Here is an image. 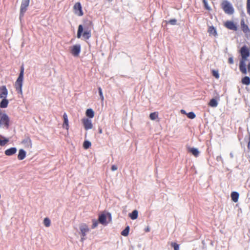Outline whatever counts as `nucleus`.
<instances>
[{
	"label": "nucleus",
	"mask_w": 250,
	"mask_h": 250,
	"mask_svg": "<svg viewBox=\"0 0 250 250\" xmlns=\"http://www.w3.org/2000/svg\"><path fill=\"white\" fill-rule=\"evenodd\" d=\"M25 157L26 152L22 149H20L18 155V159L19 160H22L25 158Z\"/></svg>",
	"instance_id": "nucleus-18"
},
{
	"label": "nucleus",
	"mask_w": 250,
	"mask_h": 250,
	"mask_svg": "<svg viewBox=\"0 0 250 250\" xmlns=\"http://www.w3.org/2000/svg\"><path fill=\"white\" fill-rule=\"evenodd\" d=\"M240 53L241 56L242 61H247L250 56V51L248 47L246 45L242 46L240 50Z\"/></svg>",
	"instance_id": "nucleus-6"
},
{
	"label": "nucleus",
	"mask_w": 250,
	"mask_h": 250,
	"mask_svg": "<svg viewBox=\"0 0 250 250\" xmlns=\"http://www.w3.org/2000/svg\"><path fill=\"white\" fill-rule=\"evenodd\" d=\"M99 133H100V134L102 133V129H100L99 130Z\"/></svg>",
	"instance_id": "nucleus-46"
},
{
	"label": "nucleus",
	"mask_w": 250,
	"mask_h": 250,
	"mask_svg": "<svg viewBox=\"0 0 250 250\" xmlns=\"http://www.w3.org/2000/svg\"><path fill=\"white\" fill-rule=\"evenodd\" d=\"M8 95V90L6 86L2 85L0 87V98H6Z\"/></svg>",
	"instance_id": "nucleus-14"
},
{
	"label": "nucleus",
	"mask_w": 250,
	"mask_h": 250,
	"mask_svg": "<svg viewBox=\"0 0 250 250\" xmlns=\"http://www.w3.org/2000/svg\"><path fill=\"white\" fill-rule=\"evenodd\" d=\"M9 142L7 138H3V140H0V146H4Z\"/></svg>",
	"instance_id": "nucleus-32"
},
{
	"label": "nucleus",
	"mask_w": 250,
	"mask_h": 250,
	"mask_svg": "<svg viewBox=\"0 0 250 250\" xmlns=\"http://www.w3.org/2000/svg\"><path fill=\"white\" fill-rule=\"evenodd\" d=\"M228 62L230 64L233 63V58L232 57L229 58V60H228Z\"/></svg>",
	"instance_id": "nucleus-40"
},
{
	"label": "nucleus",
	"mask_w": 250,
	"mask_h": 250,
	"mask_svg": "<svg viewBox=\"0 0 250 250\" xmlns=\"http://www.w3.org/2000/svg\"><path fill=\"white\" fill-rule=\"evenodd\" d=\"M17 148L16 147H11L9 149H6L4 153L7 156H11L15 154L17 152Z\"/></svg>",
	"instance_id": "nucleus-17"
},
{
	"label": "nucleus",
	"mask_w": 250,
	"mask_h": 250,
	"mask_svg": "<svg viewBox=\"0 0 250 250\" xmlns=\"http://www.w3.org/2000/svg\"><path fill=\"white\" fill-rule=\"evenodd\" d=\"M225 26L229 29L236 31L237 27L235 24L232 21H227L224 23Z\"/></svg>",
	"instance_id": "nucleus-12"
},
{
	"label": "nucleus",
	"mask_w": 250,
	"mask_h": 250,
	"mask_svg": "<svg viewBox=\"0 0 250 250\" xmlns=\"http://www.w3.org/2000/svg\"><path fill=\"white\" fill-rule=\"evenodd\" d=\"M247 10L248 14L250 16V0H247Z\"/></svg>",
	"instance_id": "nucleus-37"
},
{
	"label": "nucleus",
	"mask_w": 250,
	"mask_h": 250,
	"mask_svg": "<svg viewBox=\"0 0 250 250\" xmlns=\"http://www.w3.org/2000/svg\"><path fill=\"white\" fill-rule=\"evenodd\" d=\"M189 151L196 157L199 156L200 153L197 148L194 147L190 148L189 149Z\"/></svg>",
	"instance_id": "nucleus-22"
},
{
	"label": "nucleus",
	"mask_w": 250,
	"mask_h": 250,
	"mask_svg": "<svg viewBox=\"0 0 250 250\" xmlns=\"http://www.w3.org/2000/svg\"><path fill=\"white\" fill-rule=\"evenodd\" d=\"M149 231V229L148 228H147V229H146V232H148V231Z\"/></svg>",
	"instance_id": "nucleus-47"
},
{
	"label": "nucleus",
	"mask_w": 250,
	"mask_h": 250,
	"mask_svg": "<svg viewBox=\"0 0 250 250\" xmlns=\"http://www.w3.org/2000/svg\"><path fill=\"white\" fill-rule=\"evenodd\" d=\"M29 2L30 0H22L20 7V17H23L25 12L27 10Z\"/></svg>",
	"instance_id": "nucleus-7"
},
{
	"label": "nucleus",
	"mask_w": 250,
	"mask_h": 250,
	"mask_svg": "<svg viewBox=\"0 0 250 250\" xmlns=\"http://www.w3.org/2000/svg\"><path fill=\"white\" fill-rule=\"evenodd\" d=\"M158 117V113L157 112L151 113L149 115L150 119L152 120L156 119Z\"/></svg>",
	"instance_id": "nucleus-28"
},
{
	"label": "nucleus",
	"mask_w": 250,
	"mask_h": 250,
	"mask_svg": "<svg viewBox=\"0 0 250 250\" xmlns=\"http://www.w3.org/2000/svg\"><path fill=\"white\" fill-rule=\"evenodd\" d=\"M208 104L211 107H216L218 105V103L215 99H212L210 100Z\"/></svg>",
	"instance_id": "nucleus-26"
},
{
	"label": "nucleus",
	"mask_w": 250,
	"mask_h": 250,
	"mask_svg": "<svg viewBox=\"0 0 250 250\" xmlns=\"http://www.w3.org/2000/svg\"><path fill=\"white\" fill-rule=\"evenodd\" d=\"M2 100L0 103V107L2 108H6L8 106L9 102L6 98H2Z\"/></svg>",
	"instance_id": "nucleus-21"
},
{
	"label": "nucleus",
	"mask_w": 250,
	"mask_h": 250,
	"mask_svg": "<svg viewBox=\"0 0 250 250\" xmlns=\"http://www.w3.org/2000/svg\"><path fill=\"white\" fill-rule=\"evenodd\" d=\"M10 120L8 115L5 113H3L0 118V126L8 128L9 126Z\"/></svg>",
	"instance_id": "nucleus-4"
},
{
	"label": "nucleus",
	"mask_w": 250,
	"mask_h": 250,
	"mask_svg": "<svg viewBox=\"0 0 250 250\" xmlns=\"http://www.w3.org/2000/svg\"><path fill=\"white\" fill-rule=\"evenodd\" d=\"M246 61L240 60L239 63V69L240 71L244 74H247V68L246 65Z\"/></svg>",
	"instance_id": "nucleus-15"
},
{
	"label": "nucleus",
	"mask_w": 250,
	"mask_h": 250,
	"mask_svg": "<svg viewBox=\"0 0 250 250\" xmlns=\"http://www.w3.org/2000/svg\"><path fill=\"white\" fill-rule=\"evenodd\" d=\"M181 113H182L186 114V112H185V111L184 110H183V109H182V110H181Z\"/></svg>",
	"instance_id": "nucleus-45"
},
{
	"label": "nucleus",
	"mask_w": 250,
	"mask_h": 250,
	"mask_svg": "<svg viewBox=\"0 0 250 250\" xmlns=\"http://www.w3.org/2000/svg\"><path fill=\"white\" fill-rule=\"evenodd\" d=\"M241 28L243 32L247 37H250V29L248 26L245 23L244 20H242L240 22Z\"/></svg>",
	"instance_id": "nucleus-9"
},
{
	"label": "nucleus",
	"mask_w": 250,
	"mask_h": 250,
	"mask_svg": "<svg viewBox=\"0 0 250 250\" xmlns=\"http://www.w3.org/2000/svg\"><path fill=\"white\" fill-rule=\"evenodd\" d=\"M82 122L85 130H88L92 128L93 125L90 120L88 119H83Z\"/></svg>",
	"instance_id": "nucleus-13"
},
{
	"label": "nucleus",
	"mask_w": 250,
	"mask_h": 250,
	"mask_svg": "<svg viewBox=\"0 0 250 250\" xmlns=\"http://www.w3.org/2000/svg\"><path fill=\"white\" fill-rule=\"evenodd\" d=\"M108 0V1H112V0Z\"/></svg>",
	"instance_id": "nucleus-49"
},
{
	"label": "nucleus",
	"mask_w": 250,
	"mask_h": 250,
	"mask_svg": "<svg viewBox=\"0 0 250 250\" xmlns=\"http://www.w3.org/2000/svg\"><path fill=\"white\" fill-rule=\"evenodd\" d=\"M187 117L191 119H193L195 118L196 115L193 112H190L187 114Z\"/></svg>",
	"instance_id": "nucleus-33"
},
{
	"label": "nucleus",
	"mask_w": 250,
	"mask_h": 250,
	"mask_svg": "<svg viewBox=\"0 0 250 250\" xmlns=\"http://www.w3.org/2000/svg\"><path fill=\"white\" fill-rule=\"evenodd\" d=\"M242 83L245 85H249L250 84V78L248 76H245L242 79Z\"/></svg>",
	"instance_id": "nucleus-27"
},
{
	"label": "nucleus",
	"mask_w": 250,
	"mask_h": 250,
	"mask_svg": "<svg viewBox=\"0 0 250 250\" xmlns=\"http://www.w3.org/2000/svg\"><path fill=\"white\" fill-rule=\"evenodd\" d=\"M106 216L104 214H102L99 215L98 221L101 224H102V225H106Z\"/></svg>",
	"instance_id": "nucleus-20"
},
{
	"label": "nucleus",
	"mask_w": 250,
	"mask_h": 250,
	"mask_svg": "<svg viewBox=\"0 0 250 250\" xmlns=\"http://www.w3.org/2000/svg\"><path fill=\"white\" fill-rule=\"evenodd\" d=\"M21 144L25 148H31L32 147V140L29 136L26 137L23 140H22Z\"/></svg>",
	"instance_id": "nucleus-11"
},
{
	"label": "nucleus",
	"mask_w": 250,
	"mask_h": 250,
	"mask_svg": "<svg viewBox=\"0 0 250 250\" xmlns=\"http://www.w3.org/2000/svg\"><path fill=\"white\" fill-rule=\"evenodd\" d=\"M91 145V143L88 141H85L83 144V147L85 149H88Z\"/></svg>",
	"instance_id": "nucleus-30"
},
{
	"label": "nucleus",
	"mask_w": 250,
	"mask_h": 250,
	"mask_svg": "<svg viewBox=\"0 0 250 250\" xmlns=\"http://www.w3.org/2000/svg\"><path fill=\"white\" fill-rule=\"evenodd\" d=\"M171 245L173 248L174 250H179V246L177 243L172 242V243H171Z\"/></svg>",
	"instance_id": "nucleus-36"
},
{
	"label": "nucleus",
	"mask_w": 250,
	"mask_h": 250,
	"mask_svg": "<svg viewBox=\"0 0 250 250\" xmlns=\"http://www.w3.org/2000/svg\"><path fill=\"white\" fill-rule=\"evenodd\" d=\"M98 91L101 101L103 102L104 100V97L102 92V89L100 87L98 88Z\"/></svg>",
	"instance_id": "nucleus-34"
},
{
	"label": "nucleus",
	"mask_w": 250,
	"mask_h": 250,
	"mask_svg": "<svg viewBox=\"0 0 250 250\" xmlns=\"http://www.w3.org/2000/svg\"><path fill=\"white\" fill-rule=\"evenodd\" d=\"M83 29L82 25H79L77 32V38H80L82 35L85 39H88L91 37V30L85 29L84 31L83 32Z\"/></svg>",
	"instance_id": "nucleus-3"
},
{
	"label": "nucleus",
	"mask_w": 250,
	"mask_h": 250,
	"mask_svg": "<svg viewBox=\"0 0 250 250\" xmlns=\"http://www.w3.org/2000/svg\"><path fill=\"white\" fill-rule=\"evenodd\" d=\"M80 230L82 235L81 241L83 242L85 239L86 233L89 231L90 229L87 225L83 223L80 225Z\"/></svg>",
	"instance_id": "nucleus-5"
},
{
	"label": "nucleus",
	"mask_w": 250,
	"mask_h": 250,
	"mask_svg": "<svg viewBox=\"0 0 250 250\" xmlns=\"http://www.w3.org/2000/svg\"><path fill=\"white\" fill-rule=\"evenodd\" d=\"M248 70L250 71V63L248 65Z\"/></svg>",
	"instance_id": "nucleus-44"
},
{
	"label": "nucleus",
	"mask_w": 250,
	"mask_h": 250,
	"mask_svg": "<svg viewBox=\"0 0 250 250\" xmlns=\"http://www.w3.org/2000/svg\"><path fill=\"white\" fill-rule=\"evenodd\" d=\"M129 230V226L126 227L125 229H124L122 232L121 234L124 236H126L128 235Z\"/></svg>",
	"instance_id": "nucleus-29"
},
{
	"label": "nucleus",
	"mask_w": 250,
	"mask_h": 250,
	"mask_svg": "<svg viewBox=\"0 0 250 250\" xmlns=\"http://www.w3.org/2000/svg\"><path fill=\"white\" fill-rule=\"evenodd\" d=\"M23 75L24 67L23 66H21V67L20 74L14 84L16 91L18 93H20L21 95L22 94V87L23 84Z\"/></svg>",
	"instance_id": "nucleus-1"
},
{
	"label": "nucleus",
	"mask_w": 250,
	"mask_h": 250,
	"mask_svg": "<svg viewBox=\"0 0 250 250\" xmlns=\"http://www.w3.org/2000/svg\"><path fill=\"white\" fill-rule=\"evenodd\" d=\"M231 200L235 203H236L238 201L239 194L237 192L233 191L231 192L230 195Z\"/></svg>",
	"instance_id": "nucleus-19"
},
{
	"label": "nucleus",
	"mask_w": 250,
	"mask_h": 250,
	"mask_svg": "<svg viewBox=\"0 0 250 250\" xmlns=\"http://www.w3.org/2000/svg\"><path fill=\"white\" fill-rule=\"evenodd\" d=\"M221 6L224 12L228 15H232L234 13V9L232 4L227 0H223Z\"/></svg>",
	"instance_id": "nucleus-2"
},
{
	"label": "nucleus",
	"mask_w": 250,
	"mask_h": 250,
	"mask_svg": "<svg viewBox=\"0 0 250 250\" xmlns=\"http://www.w3.org/2000/svg\"><path fill=\"white\" fill-rule=\"evenodd\" d=\"M250 147V143H249V145H248V147L249 148Z\"/></svg>",
	"instance_id": "nucleus-48"
},
{
	"label": "nucleus",
	"mask_w": 250,
	"mask_h": 250,
	"mask_svg": "<svg viewBox=\"0 0 250 250\" xmlns=\"http://www.w3.org/2000/svg\"><path fill=\"white\" fill-rule=\"evenodd\" d=\"M86 115L89 118H92L94 116V112L92 109H88L86 111Z\"/></svg>",
	"instance_id": "nucleus-25"
},
{
	"label": "nucleus",
	"mask_w": 250,
	"mask_h": 250,
	"mask_svg": "<svg viewBox=\"0 0 250 250\" xmlns=\"http://www.w3.org/2000/svg\"><path fill=\"white\" fill-rule=\"evenodd\" d=\"M81 45L80 44H76L71 47V53L74 56L77 57L79 56L81 52Z\"/></svg>",
	"instance_id": "nucleus-10"
},
{
	"label": "nucleus",
	"mask_w": 250,
	"mask_h": 250,
	"mask_svg": "<svg viewBox=\"0 0 250 250\" xmlns=\"http://www.w3.org/2000/svg\"><path fill=\"white\" fill-rule=\"evenodd\" d=\"M212 75L215 77L216 79H218L219 78V74L218 72L216 70H212Z\"/></svg>",
	"instance_id": "nucleus-38"
},
{
	"label": "nucleus",
	"mask_w": 250,
	"mask_h": 250,
	"mask_svg": "<svg viewBox=\"0 0 250 250\" xmlns=\"http://www.w3.org/2000/svg\"><path fill=\"white\" fill-rule=\"evenodd\" d=\"M208 32L210 35H212L214 36H216L217 34L215 28L212 26L209 27Z\"/></svg>",
	"instance_id": "nucleus-23"
},
{
	"label": "nucleus",
	"mask_w": 250,
	"mask_h": 250,
	"mask_svg": "<svg viewBox=\"0 0 250 250\" xmlns=\"http://www.w3.org/2000/svg\"><path fill=\"white\" fill-rule=\"evenodd\" d=\"M203 2L205 6H206V8L208 9V7L207 6L208 3H207V0H203Z\"/></svg>",
	"instance_id": "nucleus-43"
},
{
	"label": "nucleus",
	"mask_w": 250,
	"mask_h": 250,
	"mask_svg": "<svg viewBox=\"0 0 250 250\" xmlns=\"http://www.w3.org/2000/svg\"><path fill=\"white\" fill-rule=\"evenodd\" d=\"M43 224L46 227H49L50 226V220L48 218H45L43 220Z\"/></svg>",
	"instance_id": "nucleus-31"
},
{
	"label": "nucleus",
	"mask_w": 250,
	"mask_h": 250,
	"mask_svg": "<svg viewBox=\"0 0 250 250\" xmlns=\"http://www.w3.org/2000/svg\"><path fill=\"white\" fill-rule=\"evenodd\" d=\"M117 167L115 165H112L111 167V169L112 170V171H115V170H116L117 169Z\"/></svg>",
	"instance_id": "nucleus-41"
},
{
	"label": "nucleus",
	"mask_w": 250,
	"mask_h": 250,
	"mask_svg": "<svg viewBox=\"0 0 250 250\" xmlns=\"http://www.w3.org/2000/svg\"><path fill=\"white\" fill-rule=\"evenodd\" d=\"M138 214V211L137 210H134L132 212V213L129 214V216L131 218V219L135 220L137 218Z\"/></svg>",
	"instance_id": "nucleus-24"
},
{
	"label": "nucleus",
	"mask_w": 250,
	"mask_h": 250,
	"mask_svg": "<svg viewBox=\"0 0 250 250\" xmlns=\"http://www.w3.org/2000/svg\"><path fill=\"white\" fill-rule=\"evenodd\" d=\"M177 20L175 19H171L168 21V23L171 25H175L176 24Z\"/></svg>",
	"instance_id": "nucleus-39"
},
{
	"label": "nucleus",
	"mask_w": 250,
	"mask_h": 250,
	"mask_svg": "<svg viewBox=\"0 0 250 250\" xmlns=\"http://www.w3.org/2000/svg\"><path fill=\"white\" fill-rule=\"evenodd\" d=\"M216 160H217V161H223V159H222V158L221 156V155H220V156H217V157H216Z\"/></svg>",
	"instance_id": "nucleus-42"
},
{
	"label": "nucleus",
	"mask_w": 250,
	"mask_h": 250,
	"mask_svg": "<svg viewBox=\"0 0 250 250\" xmlns=\"http://www.w3.org/2000/svg\"><path fill=\"white\" fill-rule=\"evenodd\" d=\"M63 123L62 125L63 127H65L67 130L69 129V123L68 116L66 113H64L63 115Z\"/></svg>",
	"instance_id": "nucleus-16"
},
{
	"label": "nucleus",
	"mask_w": 250,
	"mask_h": 250,
	"mask_svg": "<svg viewBox=\"0 0 250 250\" xmlns=\"http://www.w3.org/2000/svg\"><path fill=\"white\" fill-rule=\"evenodd\" d=\"M73 11L75 14L78 16L81 17L83 15L82 5L80 2L75 3L73 6Z\"/></svg>",
	"instance_id": "nucleus-8"
},
{
	"label": "nucleus",
	"mask_w": 250,
	"mask_h": 250,
	"mask_svg": "<svg viewBox=\"0 0 250 250\" xmlns=\"http://www.w3.org/2000/svg\"><path fill=\"white\" fill-rule=\"evenodd\" d=\"M98 221L96 219H93L92 220V228L94 229L96 228L98 226Z\"/></svg>",
	"instance_id": "nucleus-35"
}]
</instances>
